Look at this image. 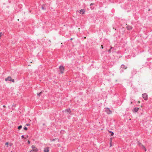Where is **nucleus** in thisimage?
<instances>
[{
    "label": "nucleus",
    "instance_id": "1",
    "mask_svg": "<svg viewBox=\"0 0 152 152\" xmlns=\"http://www.w3.org/2000/svg\"><path fill=\"white\" fill-rule=\"evenodd\" d=\"M32 150H31L30 152H37L38 151V149L36 148L35 146L34 145H32L31 146Z\"/></svg>",
    "mask_w": 152,
    "mask_h": 152
},
{
    "label": "nucleus",
    "instance_id": "2",
    "mask_svg": "<svg viewBox=\"0 0 152 152\" xmlns=\"http://www.w3.org/2000/svg\"><path fill=\"white\" fill-rule=\"evenodd\" d=\"M105 111L108 114H111L112 113V111L108 108H105Z\"/></svg>",
    "mask_w": 152,
    "mask_h": 152
},
{
    "label": "nucleus",
    "instance_id": "3",
    "mask_svg": "<svg viewBox=\"0 0 152 152\" xmlns=\"http://www.w3.org/2000/svg\"><path fill=\"white\" fill-rule=\"evenodd\" d=\"M5 80L6 81H12L13 82H14L15 81L14 79H12L11 77L10 76L8 77L7 78H6L5 79Z\"/></svg>",
    "mask_w": 152,
    "mask_h": 152
},
{
    "label": "nucleus",
    "instance_id": "4",
    "mask_svg": "<svg viewBox=\"0 0 152 152\" xmlns=\"http://www.w3.org/2000/svg\"><path fill=\"white\" fill-rule=\"evenodd\" d=\"M59 69L61 73H63L64 71V68L63 66H60L59 67Z\"/></svg>",
    "mask_w": 152,
    "mask_h": 152
},
{
    "label": "nucleus",
    "instance_id": "5",
    "mask_svg": "<svg viewBox=\"0 0 152 152\" xmlns=\"http://www.w3.org/2000/svg\"><path fill=\"white\" fill-rule=\"evenodd\" d=\"M126 25H127L126 27L127 30H129L132 29V26L129 25H127V24H126Z\"/></svg>",
    "mask_w": 152,
    "mask_h": 152
},
{
    "label": "nucleus",
    "instance_id": "6",
    "mask_svg": "<svg viewBox=\"0 0 152 152\" xmlns=\"http://www.w3.org/2000/svg\"><path fill=\"white\" fill-rule=\"evenodd\" d=\"M85 10L84 9H81L79 13L80 14H84L85 13Z\"/></svg>",
    "mask_w": 152,
    "mask_h": 152
},
{
    "label": "nucleus",
    "instance_id": "7",
    "mask_svg": "<svg viewBox=\"0 0 152 152\" xmlns=\"http://www.w3.org/2000/svg\"><path fill=\"white\" fill-rule=\"evenodd\" d=\"M64 112H65V113L66 114H68L70 112V110L69 109H68L66 110L63 111Z\"/></svg>",
    "mask_w": 152,
    "mask_h": 152
},
{
    "label": "nucleus",
    "instance_id": "8",
    "mask_svg": "<svg viewBox=\"0 0 152 152\" xmlns=\"http://www.w3.org/2000/svg\"><path fill=\"white\" fill-rule=\"evenodd\" d=\"M49 148H45L44 149V151L45 152H49Z\"/></svg>",
    "mask_w": 152,
    "mask_h": 152
},
{
    "label": "nucleus",
    "instance_id": "9",
    "mask_svg": "<svg viewBox=\"0 0 152 152\" xmlns=\"http://www.w3.org/2000/svg\"><path fill=\"white\" fill-rule=\"evenodd\" d=\"M143 97L145 100H147L148 99V96H143Z\"/></svg>",
    "mask_w": 152,
    "mask_h": 152
},
{
    "label": "nucleus",
    "instance_id": "10",
    "mask_svg": "<svg viewBox=\"0 0 152 152\" xmlns=\"http://www.w3.org/2000/svg\"><path fill=\"white\" fill-rule=\"evenodd\" d=\"M121 67L122 68H124L125 69H126L127 68L126 67H125V66L124 65H122L121 66Z\"/></svg>",
    "mask_w": 152,
    "mask_h": 152
},
{
    "label": "nucleus",
    "instance_id": "11",
    "mask_svg": "<svg viewBox=\"0 0 152 152\" xmlns=\"http://www.w3.org/2000/svg\"><path fill=\"white\" fill-rule=\"evenodd\" d=\"M139 109V108H138L135 107L134 108V111L135 112H137L138 111V110Z\"/></svg>",
    "mask_w": 152,
    "mask_h": 152
},
{
    "label": "nucleus",
    "instance_id": "12",
    "mask_svg": "<svg viewBox=\"0 0 152 152\" xmlns=\"http://www.w3.org/2000/svg\"><path fill=\"white\" fill-rule=\"evenodd\" d=\"M3 35H4V34L2 32H0V39H1V36Z\"/></svg>",
    "mask_w": 152,
    "mask_h": 152
},
{
    "label": "nucleus",
    "instance_id": "13",
    "mask_svg": "<svg viewBox=\"0 0 152 152\" xmlns=\"http://www.w3.org/2000/svg\"><path fill=\"white\" fill-rule=\"evenodd\" d=\"M41 94H44L42 91H41L39 94H37V95H39Z\"/></svg>",
    "mask_w": 152,
    "mask_h": 152
},
{
    "label": "nucleus",
    "instance_id": "14",
    "mask_svg": "<svg viewBox=\"0 0 152 152\" xmlns=\"http://www.w3.org/2000/svg\"><path fill=\"white\" fill-rule=\"evenodd\" d=\"M22 128V126H20L18 127V129L20 130V129Z\"/></svg>",
    "mask_w": 152,
    "mask_h": 152
},
{
    "label": "nucleus",
    "instance_id": "15",
    "mask_svg": "<svg viewBox=\"0 0 152 152\" xmlns=\"http://www.w3.org/2000/svg\"><path fill=\"white\" fill-rule=\"evenodd\" d=\"M110 132L111 133V136H113V134H114L113 132H112L111 131H110Z\"/></svg>",
    "mask_w": 152,
    "mask_h": 152
},
{
    "label": "nucleus",
    "instance_id": "16",
    "mask_svg": "<svg viewBox=\"0 0 152 152\" xmlns=\"http://www.w3.org/2000/svg\"><path fill=\"white\" fill-rule=\"evenodd\" d=\"M23 129H24V130H27V128L26 127H25H25H24V128H23Z\"/></svg>",
    "mask_w": 152,
    "mask_h": 152
},
{
    "label": "nucleus",
    "instance_id": "17",
    "mask_svg": "<svg viewBox=\"0 0 152 152\" xmlns=\"http://www.w3.org/2000/svg\"><path fill=\"white\" fill-rule=\"evenodd\" d=\"M42 10H45V8L43 7H42Z\"/></svg>",
    "mask_w": 152,
    "mask_h": 152
},
{
    "label": "nucleus",
    "instance_id": "18",
    "mask_svg": "<svg viewBox=\"0 0 152 152\" xmlns=\"http://www.w3.org/2000/svg\"><path fill=\"white\" fill-rule=\"evenodd\" d=\"M142 147H143V148H144V149H145V151H146V149L145 148L144 146H143V145H142Z\"/></svg>",
    "mask_w": 152,
    "mask_h": 152
},
{
    "label": "nucleus",
    "instance_id": "19",
    "mask_svg": "<svg viewBox=\"0 0 152 152\" xmlns=\"http://www.w3.org/2000/svg\"><path fill=\"white\" fill-rule=\"evenodd\" d=\"M8 144V142H7L5 143V145H7Z\"/></svg>",
    "mask_w": 152,
    "mask_h": 152
},
{
    "label": "nucleus",
    "instance_id": "20",
    "mask_svg": "<svg viewBox=\"0 0 152 152\" xmlns=\"http://www.w3.org/2000/svg\"><path fill=\"white\" fill-rule=\"evenodd\" d=\"M21 137L22 138H23L24 137V135H22V136H21Z\"/></svg>",
    "mask_w": 152,
    "mask_h": 152
},
{
    "label": "nucleus",
    "instance_id": "21",
    "mask_svg": "<svg viewBox=\"0 0 152 152\" xmlns=\"http://www.w3.org/2000/svg\"><path fill=\"white\" fill-rule=\"evenodd\" d=\"M101 48L102 49H103V46L102 45H101Z\"/></svg>",
    "mask_w": 152,
    "mask_h": 152
},
{
    "label": "nucleus",
    "instance_id": "22",
    "mask_svg": "<svg viewBox=\"0 0 152 152\" xmlns=\"http://www.w3.org/2000/svg\"><path fill=\"white\" fill-rule=\"evenodd\" d=\"M28 144H30V142L28 140Z\"/></svg>",
    "mask_w": 152,
    "mask_h": 152
},
{
    "label": "nucleus",
    "instance_id": "23",
    "mask_svg": "<svg viewBox=\"0 0 152 152\" xmlns=\"http://www.w3.org/2000/svg\"><path fill=\"white\" fill-rule=\"evenodd\" d=\"M93 3H91V4H90V6H91V5H93Z\"/></svg>",
    "mask_w": 152,
    "mask_h": 152
},
{
    "label": "nucleus",
    "instance_id": "24",
    "mask_svg": "<svg viewBox=\"0 0 152 152\" xmlns=\"http://www.w3.org/2000/svg\"><path fill=\"white\" fill-rule=\"evenodd\" d=\"M108 51L109 52H110L111 51V49H110L109 50H108Z\"/></svg>",
    "mask_w": 152,
    "mask_h": 152
},
{
    "label": "nucleus",
    "instance_id": "25",
    "mask_svg": "<svg viewBox=\"0 0 152 152\" xmlns=\"http://www.w3.org/2000/svg\"><path fill=\"white\" fill-rule=\"evenodd\" d=\"M29 124H26V125L28 126H29Z\"/></svg>",
    "mask_w": 152,
    "mask_h": 152
},
{
    "label": "nucleus",
    "instance_id": "26",
    "mask_svg": "<svg viewBox=\"0 0 152 152\" xmlns=\"http://www.w3.org/2000/svg\"><path fill=\"white\" fill-rule=\"evenodd\" d=\"M70 40H72V38H71L70 39Z\"/></svg>",
    "mask_w": 152,
    "mask_h": 152
},
{
    "label": "nucleus",
    "instance_id": "27",
    "mask_svg": "<svg viewBox=\"0 0 152 152\" xmlns=\"http://www.w3.org/2000/svg\"><path fill=\"white\" fill-rule=\"evenodd\" d=\"M3 107H5V105H3Z\"/></svg>",
    "mask_w": 152,
    "mask_h": 152
},
{
    "label": "nucleus",
    "instance_id": "28",
    "mask_svg": "<svg viewBox=\"0 0 152 152\" xmlns=\"http://www.w3.org/2000/svg\"><path fill=\"white\" fill-rule=\"evenodd\" d=\"M84 38L85 39H86V37H84Z\"/></svg>",
    "mask_w": 152,
    "mask_h": 152
},
{
    "label": "nucleus",
    "instance_id": "29",
    "mask_svg": "<svg viewBox=\"0 0 152 152\" xmlns=\"http://www.w3.org/2000/svg\"><path fill=\"white\" fill-rule=\"evenodd\" d=\"M11 145H11V144H10V146H11Z\"/></svg>",
    "mask_w": 152,
    "mask_h": 152
},
{
    "label": "nucleus",
    "instance_id": "30",
    "mask_svg": "<svg viewBox=\"0 0 152 152\" xmlns=\"http://www.w3.org/2000/svg\"><path fill=\"white\" fill-rule=\"evenodd\" d=\"M80 28H78V30H80Z\"/></svg>",
    "mask_w": 152,
    "mask_h": 152
},
{
    "label": "nucleus",
    "instance_id": "31",
    "mask_svg": "<svg viewBox=\"0 0 152 152\" xmlns=\"http://www.w3.org/2000/svg\"><path fill=\"white\" fill-rule=\"evenodd\" d=\"M112 146V145H111L110 144V146L111 147Z\"/></svg>",
    "mask_w": 152,
    "mask_h": 152
},
{
    "label": "nucleus",
    "instance_id": "32",
    "mask_svg": "<svg viewBox=\"0 0 152 152\" xmlns=\"http://www.w3.org/2000/svg\"><path fill=\"white\" fill-rule=\"evenodd\" d=\"M142 95H144V94H142Z\"/></svg>",
    "mask_w": 152,
    "mask_h": 152
}]
</instances>
